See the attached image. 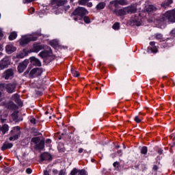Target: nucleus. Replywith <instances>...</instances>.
Returning a JSON list of instances; mask_svg holds the SVG:
<instances>
[{
    "label": "nucleus",
    "instance_id": "nucleus-1",
    "mask_svg": "<svg viewBox=\"0 0 175 175\" xmlns=\"http://www.w3.org/2000/svg\"><path fill=\"white\" fill-rule=\"evenodd\" d=\"M88 14V11L87 9L83 7H79L74 10L72 12V16H74L75 21H79V20H81L83 16Z\"/></svg>",
    "mask_w": 175,
    "mask_h": 175
},
{
    "label": "nucleus",
    "instance_id": "nucleus-2",
    "mask_svg": "<svg viewBox=\"0 0 175 175\" xmlns=\"http://www.w3.org/2000/svg\"><path fill=\"white\" fill-rule=\"evenodd\" d=\"M10 133L11 136L10 137V141L14 142V140H17V139H18V137L20 136V134L21 133V131H20V127H14L13 130L11 131Z\"/></svg>",
    "mask_w": 175,
    "mask_h": 175
},
{
    "label": "nucleus",
    "instance_id": "nucleus-3",
    "mask_svg": "<svg viewBox=\"0 0 175 175\" xmlns=\"http://www.w3.org/2000/svg\"><path fill=\"white\" fill-rule=\"evenodd\" d=\"M121 5V6H124L125 5H128V1L126 0H113L110 1L109 3V8L112 10L113 6L117 9Z\"/></svg>",
    "mask_w": 175,
    "mask_h": 175
},
{
    "label": "nucleus",
    "instance_id": "nucleus-4",
    "mask_svg": "<svg viewBox=\"0 0 175 175\" xmlns=\"http://www.w3.org/2000/svg\"><path fill=\"white\" fill-rule=\"evenodd\" d=\"M16 83H1L0 85V88H2V90H6L10 94H12L14 92V90H16Z\"/></svg>",
    "mask_w": 175,
    "mask_h": 175
},
{
    "label": "nucleus",
    "instance_id": "nucleus-5",
    "mask_svg": "<svg viewBox=\"0 0 175 175\" xmlns=\"http://www.w3.org/2000/svg\"><path fill=\"white\" fill-rule=\"evenodd\" d=\"M163 20H168L171 23H175V9L165 13L163 17Z\"/></svg>",
    "mask_w": 175,
    "mask_h": 175
},
{
    "label": "nucleus",
    "instance_id": "nucleus-6",
    "mask_svg": "<svg viewBox=\"0 0 175 175\" xmlns=\"http://www.w3.org/2000/svg\"><path fill=\"white\" fill-rule=\"evenodd\" d=\"M2 77L5 80H12L14 77V71L12 68L7 69L3 72Z\"/></svg>",
    "mask_w": 175,
    "mask_h": 175
},
{
    "label": "nucleus",
    "instance_id": "nucleus-7",
    "mask_svg": "<svg viewBox=\"0 0 175 175\" xmlns=\"http://www.w3.org/2000/svg\"><path fill=\"white\" fill-rule=\"evenodd\" d=\"M36 40V38H33L32 36H23L21 39L20 40V45L21 46H25V44H28L29 42H33Z\"/></svg>",
    "mask_w": 175,
    "mask_h": 175
},
{
    "label": "nucleus",
    "instance_id": "nucleus-8",
    "mask_svg": "<svg viewBox=\"0 0 175 175\" xmlns=\"http://www.w3.org/2000/svg\"><path fill=\"white\" fill-rule=\"evenodd\" d=\"M43 73V70L40 68H36L31 70L29 73L30 77H38Z\"/></svg>",
    "mask_w": 175,
    "mask_h": 175
},
{
    "label": "nucleus",
    "instance_id": "nucleus-9",
    "mask_svg": "<svg viewBox=\"0 0 175 175\" xmlns=\"http://www.w3.org/2000/svg\"><path fill=\"white\" fill-rule=\"evenodd\" d=\"M28 60H25L22 63H21L18 66V72L19 73H23L25 69H27V66H28Z\"/></svg>",
    "mask_w": 175,
    "mask_h": 175
},
{
    "label": "nucleus",
    "instance_id": "nucleus-10",
    "mask_svg": "<svg viewBox=\"0 0 175 175\" xmlns=\"http://www.w3.org/2000/svg\"><path fill=\"white\" fill-rule=\"evenodd\" d=\"M9 65H10V62L9 61V59H8V58L3 59L0 62L1 70H3V69H6V68H8V66H9Z\"/></svg>",
    "mask_w": 175,
    "mask_h": 175
},
{
    "label": "nucleus",
    "instance_id": "nucleus-11",
    "mask_svg": "<svg viewBox=\"0 0 175 175\" xmlns=\"http://www.w3.org/2000/svg\"><path fill=\"white\" fill-rule=\"evenodd\" d=\"M51 3L56 6H64L68 3V0H51Z\"/></svg>",
    "mask_w": 175,
    "mask_h": 175
},
{
    "label": "nucleus",
    "instance_id": "nucleus-12",
    "mask_svg": "<svg viewBox=\"0 0 175 175\" xmlns=\"http://www.w3.org/2000/svg\"><path fill=\"white\" fill-rule=\"evenodd\" d=\"M43 49V46L40 44H34L33 48L30 50L31 53H39Z\"/></svg>",
    "mask_w": 175,
    "mask_h": 175
},
{
    "label": "nucleus",
    "instance_id": "nucleus-13",
    "mask_svg": "<svg viewBox=\"0 0 175 175\" xmlns=\"http://www.w3.org/2000/svg\"><path fill=\"white\" fill-rule=\"evenodd\" d=\"M30 61L31 64H32V65H34L35 66H41L42 65L40 60L35 57H31Z\"/></svg>",
    "mask_w": 175,
    "mask_h": 175
},
{
    "label": "nucleus",
    "instance_id": "nucleus-14",
    "mask_svg": "<svg viewBox=\"0 0 175 175\" xmlns=\"http://www.w3.org/2000/svg\"><path fill=\"white\" fill-rule=\"evenodd\" d=\"M12 100L15 101V103H16L17 105H19V106L23 105V103L21 102V100L20 99V96L18 94H15L12 96Z\"/></svg>",
    "mask_w": 175,
    "mask_h": 175
},
{
    "label": "nucleus",
    "instance_id": "nucleus-15",
    "mask_svg": "<svg viewBox=\"0 0 175 175\" xmlns=\"http://www.w3.org/2000/svg\"><path fill=\"white\" fill-rule=\"evenodd\" d=\"M16 50V47L12 44H8L5 46L6 53H8V54H12V53H14Z\"/></svg>",
    "mask_w": 175,
    "mask_h": 175
},
{
    "label": "nucleus",
    "instance_id": "nucleus-16",
    "mask_svg": "<svg viewBox=\"0 0 175 175\" xmlns=\"http://www.w3.org/2000/svg\"><path fill=\"white\" fill-rule=\"evenodd\" d=\"M115 13H116V16H125L128 14V12L126 11V8H124L120 10H116Z\"/></svg>",
    "mask_w": 175,
    "mask_h": 175
},
{
    "label": "nucleus",
    "instance_id": "nucleus-17",
    "mask_svg": "<svg viewBox=\"0 0 175 175\" xmlns=\"http://www.w3.org/2000/svg\"><path fill=\"white\" fill-rule=\"evenodd\" d=\"M53 53L50 51H42L39 53L40 57H41V58H49V57H51V55Z\"/></svg>",
    "mask_w": 175,
    "mask_h": 175
},
{
    "label": "nucleus",
    "instance_id": "nucleus-18",
    "mask_svg": "<svg viewBox=\"0 0 175 175\" xmlns=\"http://www.w3.org/2000/svg\"><path fill=\"white\" fill-rule=\"evenodd\" d=\"M126 10L127 13H136V12H137V8H136V5H130L126 7Z\"/></svg>",
    "mask_w": 175,
    "mask_h": 175
},
{
    "label": "nucleus",
    "instance_id": "nucleus-19",
    "mask_svg": "<svg viewBox=\"0 0 175 175\" xmlns=\"http://www.w3.org/2000/svg\"><path fill=\"white\" fill-rule=\"evenodd\" d=\"M36 150H43L44 148V141L41 140L38 144L35 146Z\"/></svg>",
    "mask_w": 175,
    "mask_h": 175
},
{
    "label": "nucleus",
    "instance_id": "nucleus-20",
    "mask_svg": "<svg viewBox=\"0 0 175 175\" xmlns=\"http://www.w3.org/2000/svg\"><path fill=\"white\" fill-rule=\"evenodd\" d=\"M13 147V144L12 143H5L1 147L2 151H5V150H8L9 148H12Z\"/></svg>",
    "mask_w": 175,
    "mask_h": 175
},
{
    "label": "nucleus",
    "instance_id": "nucleus-21",
    "mask_svg": "<svg viewBox=\"0 0 175 175\" xmlns=\"http://www.w3.org/2000/svg\"><path fill=\"white\" fill-rule=\"evenodd\" d=\"M146 12H155V10H157V8H155V6H154L153 5H148L146 6Z\"/></svg>",
    "mask_w": 175,
    "mask_h": 175
},
{
    "label": "nucleus",
    "instance_id": "nucleus-22",
    "mask_svg": "<svg viewBox=\"0 0 175 175\" xmlns=\"http://www.w3.org/2000/svg\"><path fill=\"white\" fill-rule=\"evenodd\" d=\"M27 56V51L23 49V51L16 55V58H24V57Z\"/></svg>",
    "mask_w": 175,
    "mask_h": 175
},
{
    "label": "nucleus",
    "instance_id": "nucleus-23",
    "mask_svg": "<svg viewBox=\"0 0 175 175\" xmlns=\"http://www.w3.org/2000/svg\"><path fill=\"white\" fill-rule=\"evenodd\" d=\"M105 6H106V3L104 2H101L96 5V9L97 10H102V9H105Z\"/></svg>",
    "mask_w": 175,
    "mask_h": 175
},
{
    "label": "nucleus",
    "instance_id": "nucleus-24",
    "mask_svg": "<svg viewBox=\"0 0 175 175\" xmlns=\"http://www.w3.org/2000/svg\"><path fill=\"white\" fill-rule=\"evenodd\" d=\"M16 38H17V33H16L15 31H13L9 36V40H14Z\"/></svg>",
    "mask_w": 175,
    "mask_h": 175
},
{
    "label": "nucleus",
    "instance_id": "nucleus-25",
    "mask_svg": "<svg viewBox=\"0 0 175 175\" xmlns=\"http://www.w3.org/2000/svg\"><path fill=\"white\" fill-rule=\"evenodd\" d=\"M155 39H157V40H160V42H165V40H163V36H162V34L161 33L155 34Z\"/></svg>",
    "mask_w": 175,
    "mask_h": 175
},
{
    "label": "nucleus",
    "instance_id": "nucleus-26",
    "mask_svg": "<svg viewBox=\"0 0 175 175\" xmlns=\"http://www.w3.org/2000/svg\"><path fill=\"white\" fill-rule=\"evenodd\" d=\"M9 131V125L8 124H4L3 125L1 128V131L3 132V135Z\"/></svg>",
    "mask_w": 175,
    "mask_h": 175
},
{
    "label": "nucleus",
    "instance_id": "nucleus-27",
    "mask_svg": "<svg viewBox=\"0 0 175 175\" xmlns=\"http://www.w3.org/2000/svg\"><path fill=\"white\" fill-rule=\"evenodd\" d=\"M172 3H173V0H167L163 3L161 6H163V8H166L167 6H169V5H172Z\"/></svg>",
    "mask_w": 175,
    "mask_h": 175
},
{
    "label": "nucleus",
    "instance_id": "nucleus-28",
    "mask_svg": "<svg viewBox=\"0 0 175 175\" xmlns=\"http://www.w3.org/2000/svg\"><path fill=\"white\" fill-rule=\"evenodd\" d=\"M50 154L47 153H44L41 155V159L42 161H47V159H49Z\"/></svg>",
    "mask_w": 175,
    "mask_h": 175
},
{
    "label": "nucleus",
    "instance_id": "nucleus-29",
    "mask_svg": "<svg viewBox=\"0 0 175 175\" xmlns=\"http://www.w3.org/2000/svg\"><path fill=\"white\" fill-rule=\"evenodd\" d=\"M40 142V138L39 137H35L31 139V143H34V144H38Z\"/></svg>",
    "mask_w": 175,
    "mask_h": 175
},
{
    "label": "nucleus",
    "instance_id": "nucleus-30",
    "mask_svg": "<svg viewBox=\"0 0 175 175\" xmlns=\"http://www.w3.org/2000/svg\"><path fill=\"white\" fill-rule=\"evenodd\" d=\"M71 73L74 77H79V76H80V72H79L77 70H71Z\"/></svg>",
    "mask_w": 175,
    "mask_h": 175
},
{
    "label": "nucleus",
    "instance_id": "nucleus-31",
    "mask_svg": "<svg viewBox=\"0 0 175 175\" xmlns=\"http://www.w3.org/2000/svg\"><path fill=\"white\" fill-rule=\"evenodd\" d=\"M90 0H79V5H82L83 6H85V5H87V3H88Z\"/></svg>",
    "mask_w": 175,
    "mask_h": 175
},
{
    "label": "nucleus",
    "instance_id": "nucleus-32",
    "mask_svg": "<svg viewBox=\"0 0 175 175\" xmlns=\"http://www.w3.org/2000/svg\"><path fill=\"white\" fill-rule=\"evenodd\" d=\"M79 172H80V170H79L75 168V169H73V170L71 171L70 174H71V175H77V174H79Z\"/></svg>",
    "mask_w": 175,
    "mask_h": 175
},
{
    "label": "nucleus",
    "instance_id": "nucleus-33",
    "mask_svg": "<svg viewBox=\"0 0 175 175\" xmlns=\"http://www.w3.org/2000/svg\"><path fill=\"white\" fill-rule=\"evenodd\" d=\"M112 28L113 29H115V30L120 29V23H116L115 24L113 25Z\"/></svg>",
    "mask_w": 175,
    "mask_h": 175
},
{
    "label": "nucleus",
    "instance_id": "nucleus-34",
    "mask_svg": "<svg viewBox=\"0 0 175 175\" xmlns=\"http://www.w3.org/2000/svg\"><path fill=\"white\" fill-rule=\"evenodd\" d=\"M83 21H85L86 24H90V23H91V19H90V17L88 16H84Z\"/></svg>",
    "mask_w": 175,
    "mask_h": 175
},
{
    "label": "nucleus",
    "instance_id": "nucleus-35",
    "mask_svg": "<svg viewBox=\"0 0 175 175\" xmlns=\"http://www.w3.org/2000/svg\"><path fill=\"white\" fill-rule=\"evenodd\" d=\"M147 151H148V149H147V147H146V146L142 147L141 149V152L142 154H144V155H146V154H147Z\"/></svg>",
    "mask_w": 175,
    "mask_h": 175
},
{
    "label": "nucleus",
    "instance_id": "nucleus-36",
    "mask_svg": "<svg viewBox=\"0 0 175 175\" xmlns=\"http://www.w3.org/2000/svg\"><path fill=\"white\" fill-rule=\"evenodd\" d=\"M150 50L152 51V53H158V48H157V46H152L150 48Z\"/></svg>",
    "mask_w": 175,
    "mask_h": 175
},
{
    "label": "nucleus",
    "instance_id": "nucleus-37",
    "mask_svg": "<svg viewBox=\"0 0 175 175\" xmlns=\"http://www.w3.org/2000/svg\"><path fill=\"white\" fill-rule=\"evenodd\" d=\"M134 120L138 124L142 122V118H140L139 116H135Z\"/></svg>",
    "mask_w": 175,
    "mask_h": 175
},
{
    "label": "nucleus",
    "instance_id": "nucleus-38",
    "mask_svg": "<svg viewBox=\"0 0 175 175\" xmlns=\"http://www.w3.org/2000/svg\"><path fill=\"white\" fill-rule=\"evenodd\" d=\"M28 12L29 14H33V13H35V8L31 7L28 10Z\"/></svg>",
    "mask_w": 175,
    "mask_h": 175
},
{
    "label": "nucleus",
    "instance_id": "nucleus-39",
    "mask_svg": "<svg viewBox=\"0 0 175 175\" xmlns=\"http://www.w3.org/2000/svg\"><path fill=\"white\" fill-rule=\"evenodd\" d=\"M33 1L36 0H23V3H31V2H33Z\"/></svg>",
    "mask_w": 175,
    "mask_h": 175
},
{
    "label": "nucleus",
    "instance_id": "nucleus-40",
    "mask_svg": "<svg viewBox=\"0 0 175 175\" xmlns=\"http://www.w3.org/2000/svg\"><path fill=\"white\" fill-rule=\"evenodd\" d=\"M59 175H66V172L64 170H60Z\"/></svg>",
    "mask_w": 175,
    "mask_h": 175
},
{
    "label": "nucleus",
    "instance_id": "nucleus-41",
    "mask_svg": "<svg viewBox=\"0 0 175 175\" xmlns=\"http://www.w3.org/2000/svg\"><path fill=\"white\" fill-rule=\"evenodd\" d=\"M26 173H27V174H31V173H32V169H31V168H27V169L26 170Z\"/></svg>",
    "mask_w": 175,
    "mask_h": 175
},
{
    "label": "nucleus",
    "instance_id": "nucleus-42",
    "mask_svg": "<svg viewBox=\"0 0 175 175\" xmlns=\"http://www.w3.org/2000/svg\"><path fill=\"white\" fill-rule=\"evenodd\" d=\"M30 122L31 124H36V120L33 118H32L31 120H30Z\"/></svg>",
    "mask_w": 175,
    "mask_h": 175
},
{
    "label": "nucleus",
    "instance_id": "nucleus-43",
    "mask_svg": "<svg viewBox=\"0 0 175 175\" xmlns=\"http://www.w3.org/2000/svg\"><path fill=\"white\" fill-rule=\"evenodd\" d=\"M86 5L88 6V8H92V3L88 1Z\"/></svg>",
    "mask_w": 175,
    "mask_h": 175
},
{
    "label": "nucleus",
    "instance_id": "nucleus-44",
    "mask_svg": "<svg viewBox=\"0 0 175 175\" xmlns=\"http://www.w3.org/2000/svg\"><path fill=\"white\" fill-rule=\"evenodd\" d=\"M12 116L14 120H16V118H18L17 113H12Z\"/></svg>",
    "mask_w": 175,
    "mask_h": 175
},
{
    "label": "nucleus",
    "instance_id": "nucleus-45",
    "mask_svg": "<svg viewBox=\"0 0 175 175\" xmlns=\"http://www.w3.org/2000/svg\"><path fill=\"white\" fill-rule=\"evenodd\" d=\"M3 38V33H2V30L0 29V40Z\"/></svg>",
    "mask_w": 175,
    "mask_h": 175
},
{
    "label": "nucleus",
    "instance_id": "nucleus-46",
    "mask_svg": "<svg viewBox=\"0 0 175 175\" xmlns=\"http://www.w3.org/2000/svg\"><path fill=\"white\" fill-rule=\"evenodd\" d=\"M46 143H47V144H51V139H47L46 140Z\"/></svg>",
    "mask_w": 175,
    "mask_h": 175
},
{
    "label": "nucleus",
    "instance_id": "nucleus-47",
    "mask_svg": "<svg viewBox=\"0 0 175 175\" xmlns=\"http://www.w3.org/2000/svg\"><path fill=\"white\" fill-rule=\"evenodd\" d=\"M150 44L152 46V47L155 46V42H150Z\"/></svg>",
    "mask_w": 175,
    "mask_h": 175
},
{
    "label": "nucleus",
    "instance_id": "nucleus-48",
    "mask_svg": "<svg viewBox=\"0 0 175 175\" xmlns=\"http://www.w3.org/2000/svg\"><path fill=\"white\" fill-rule=\"evenodd\" d=\"M83 151H84V149L81 148L79 149L78 152H79V154H81V152H83Z\"/></svg>",
    "mask_w": 175,
    "mask_h": 175
},
{
    "label": "nucleus",
    "instance_id": "nucleus-49",
    "mask_svg": "<svg viewBox=\"0 0 175 175\" xmlns=\"http://www.w3.org/2000/svg\"><path fill=\"white\" fill-rule=\"evenodd\" d=\"M153 170H158V166L157 165H154L153 166Z\"/></svg>",
    "mask_w": 175,
    "mask_h": 175
},
{
    "label": "nucleus",
    "instance_id": "nucleus-50",
    "mask_svg": "<svg viewBox=\"0 0 175 175\" xmlns=\"http://www.w3.org/2000/svg\"><path fill=\"white\" fill-rule=\"evenodd\" d=\"M70 8V6L67 5V6H66V10H68V9H69Z\"/></svg>",
    "mask_w": 175,
    "mask_h": 175
},
{
    "label": "nucleus",
    "instance_id": "nucleus-51",
    "mask_svg": "<svg viewBox=\"0 0 175 175\" xmlns=\"http://www.w3.org/2000/svg\"><path fill=\"white\" fill-rule=\"evenodd\" d=\"M2 45L1 44H0V51H1V50H2Z\"/></svg>",
    "mask_w": 175,
    "mask_h": 175
},
{
    "label": "nucleus",
    "instance_id": "nucleus-52",
    "mask_svg": "<svg viewBox=\"0 0 175 175\" xmlns=\"http://www.w3.org/2000/svg\"><path fill=\"white\" fill-rule=\"evenodd\" d=\"M172 33H175V30H172Z\"/></svg>",
    "mask_w": 175,
    "mask_h": 175
},
{
    "label": "nucleus",
    "instance_id": "nucleus-53",
    "mask_svg": "<svg viewBox=\"0 0 175 175\" xmlns=\"http://www.w3.org/2000/svg\"><path fill=\"white\" fill-rule=\"evenodd\" d=\"M166 77H167V76H163V79H166Z\"/></svg>",
    "mask_w": 175,
    "mask_h": 175
},
{
    "label": "nucleus",
    "instance_id": "nucleus-54",
    "mask_svg": "<svg viewBox=\"0 0 175 175\" xmlns=\"http://www.w3.org/2000/svg\"><path fill=\"white\" fill-rule=\"evenodd\" d=\"M2 96V93L1 92H0V98H1V96Z\"/></svg>",
    "mask_w": 175,
    "mask_h": 175
},
{
    "label": "nucleus",
    "instance_id": "nucleus-55",
    "mask_svg": "<svg viewBox=\"0 0 175 175\" xmlns=\"http://www.w3.org/2000/svg\"><path fill=\"white\" fill-rule=\"evenodd\" d=\"M54 173H57V170L53 171Z\"/></svg>",
    "mask_w": 175,
    "mask_h": 175
},
{
    "label": "nucleus",
    "instance_id": "nucleus-56",
    "mask_svg": "<svg viewBox=\"0 0 175 175\" xmlns=\"http://www.w3.org/2000/svg\"><path fill=\"white\" fill-rule=\"evenodd\" d=\"M1 159H2V157L0 156V161H1Z\"/></svg>",
    "mask_w": 175,
    "mask_h": 175
},
{
    "label": "nucleus",
    "instance_id": "nucleus-57",
    "mask_svg": "<svg viewBox=\"0 0 175 175\" xmlns=\"http://www.w3.org/2000/svg\"><path fill=\"white\" fill-rule=\"evenodd\" d=\"M113 166H116V163H113Z\"/></svg>",
    "mask_w": 175,
    "mask_h": 175
},
{
    "label": "nucleus",
    "instance_id": "nucleus-58",
    "mask_svg": "<svg viewBox=\"0 0 175 175\" xmlns=\"http://www.w3.org/2000/svg\"><path fill=\"white\" fill-rule=\"evenodd\" d=\"M1 126H0V132H1Z\"/></svg>",
    "mask_w": 175,
    "mask_h": 175
},
{
    "label": "nucleus",
    "instance_id": "nucleus-59",
    "mask_svg": "<svg viewBox=\"0 0 175 175\" xmlns=\"http://www.w3.org/2000/svg\"><path fill=\"white\" fill-rule=\"evenodd\" d=\"M96 90H98V88H96Z\"/></svg>",
    "mask_w": 175,
    "mask_h": 175
}]
</instances>
